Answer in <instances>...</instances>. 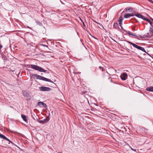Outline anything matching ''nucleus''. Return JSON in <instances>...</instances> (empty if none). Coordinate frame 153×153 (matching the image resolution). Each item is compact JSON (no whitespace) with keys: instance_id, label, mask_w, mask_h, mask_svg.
<instances>
[{"instance_id":"nucleus-16","label":"nucleus","mask_w":153,"mask_h":153,"mask_svg":"<svg viewBox=\"0 0 153 153\" xmlns=\"http://www.w3.org/2000/svg\"><path fill=\"white\" fill-rule=\"evenodd\" d=\"M4 139L5 140H7V141H8L9 142V144H10V143H11L12 144H14V143H13V142H12L11 141H10L9 139H8L5 136V138H4Z\"/></svg>"},{"instance_id":"nucleus-19","label":"nucleus","mask_w":153,"mask_h":153,"mask_svg":"<svg viewBox=\"0 0 153 153\" xmlns=\"http://www.w3.org/2000/svg\"><path fill=\"white\" fill-rule=\"evenodd\" d=\"M119 22V24L120 25V26L121 27V28L124 31H125V32H127V31H126L125 30H124L121 25L122 24V22Z\"/></svg>"},{"instance_id":"nucleus-7","label":"nucleus","mask_w":153,"mask_h":153,"mask_svg":"<svg viewBox=\"0 0 153 153\" xmlns=\"http://www.w3.org/2000/svg\"><path fill=\"white\" fill-rule=\"evenodd\" d=\"M38 105L40 107H44L46 108L47 107L46 104L42 102H39L38 103Z\"/></svg>"},{"instance_id":"nucleus-34","label":"nucleus","mask_w":153,"mask_h":153,"mask_svg":"<svg viewBox=\"0 0 153 153\" xmlns=\"http://www.w3.org/2000/svg\"><path fill=\"white\" fill-rule=\"evenodd\" d=\"M57 153H62V152H58Z\"/></svg>"},{"instance_id":"nucleus-6","label":"nucleus","mask_w":153,"mask_h":153,"mask_svg":"<svg viewBox=\"0 0 153 153\" xmlns=\"http://www.w3.org/2000/svg\"><path fill=\"white\" fill-rule=\"evenodd\" d=\"M23 96L27 98V100H30V97L29 94L27 93L25 91L23 92Z\"/></svg>"},{"instance_id":"nucleus-10","label":"nucleus","mask_w":153,"mask_h":153,"mask_svg":"<svg viewBox=\"0 0 153 153\" xmlns=\"http://www.w3.org/2000/svg\"><path fill=\"white\" fill-rule=\"evenodd\" d=\"M21 117L23 120L26 123H27L28 122L26 118V116L25 115L22 114H21Z\"/></svg>"},{"instance_id":"nucleus-18","label":"nucleus","mask_w":153,"mask_h":153,"mask_svg":"<svg viewBox=\"0 0 153 153\" xmlns=\"http://www.w3.org/2000/svg\"><path fill=\"white\" fill-rule=\"evenodd\" d=\"M142 15H141V14H138L137 13L135 14V16H136L137 17H138L139 18H141V16H142Z\"/></svg>"},{"instance_id":"nucleus-8","label":"nucleus","mask_w":153,"mask_h":153,"mask_svg":"<svg viewBox=\"0 0 153 153\" xmlns=\"http://www.w3.org/2000/svg\"><path fill=\"white\" fill-rule=\"evenodd\" d=\"M134 15L133 13H126L124 15V17L126 18H128L131 16H134Z\"/></svg>"},{"instance_id":"nucleus-17","label":"nucleus","mask_w":153,"mask_h":153,"mask_svg":"<svg viewBox=\"0 0 153 153\" xmlns=\"http://www.w3.org/2000/svg\"><path fill=\"white\" fill-rule=\"evenodd\" d=\"M146 21H147L148 22H149L150 24V25L151 26H152V22L150 21L149 19H147Z\"/></svg>"},{"instance_id":"nucleus-27","label":"nucleus","mask_w":153,"mask_h":153,"mask_svg":"<svg viewBox=\"0 0 153 153\" xmlns=\"http://www.w3.org/2000/svg\"><path fill=\"white\" fill-rule=\"evenodd\" d=\"M43 120V121H45V120H47V122H48L49 121V119H48V120H46V119H44V120Z\"/></svg>"},{"instance_id":"nucleus-28","label":"nucleus","mask_w":153,"mask_h":153,"mask_svg":"<svg viewBox=\"0 0 153 153\" xmlns=\"http://www.w3.org/2000/svg\"><path fill=\"white\" fill-rule=\"evenodd\" d=\"M82 23L83 25V26L84 27H85V24H84V22L83 21H82Z\"/></svg>"},{"instance_id":"nucleus-13","label":"nucleus","mask_w":153,"mask_h":153,"mask_svg":"<svg viewBox=\"0 0 153 153\" xmlns=\"http://www.w3.org/2000/svg\"><path fill=\"white\" fill-rule=\"evenodd\" d=\"M124 41L128 43L129 44H130L131 45L134 47L136 45V44H135L131 42H130L128 40H124Z\"/></svg>"},{"instance_id":"nucleus-32","label":"nucleus","mask_w":153,"mask_h":153,"mask_svg":"<svg viewBox=\"0 0 153 153\" xmlns=\"http://www.w3.org/2000/svg\"><path fill=\"white\" fill-rule=\"evenodd\" d=\"M94 21L95 22H96V23H97V24H99L98 23H97V22H96L95 21H94Z\"/></svg>"},{"instance_id":"nucleus-33","label":"nucleus","mask_w":153,"mask_h":153,"mask_svg":"<svg viewBox=\"0 0 153 153\" xmlns=\"http://www.w3.org/2000/svg\"><path fill=\"white\" fill-rule=\"evenodd\" d=\"M80 20L81 21V22H82V21H83L81 19H80Z\"/></svg>"},{"instance_id":"nucleus-1","label":"nucleus","mask_w":153,"mask_h":153,"mask_svg":"<svg viewBox=\"0 0 153 153\" xmlns=\"http://www.w3.org/2000/svg\"><path fill=\"white\" fill-rule=\"evenodd\" d=\"M28 68H31L32 69L37 71H39L41 72H45L47 70H44L42 68L39 67L38 66L34 65H28Z\"/></svg>"},{"instance_id":"nucleus-23","label":"nucleus","mask_w":153,"mask_h":153,"mask_svg":"<svg viewBox=\"0 0 153 153\" xmlns=\"http://www.w3.org/2000/svg\"><path fill=\"white\" fill-rule=\"evenodd\" d=\"M141 18L142 19H143V20H146V19H147L144 16H143V15H142V16H141Z\"/></svg>"},{"instance_id":"nucleus-15","label":"nucleus","mask_w":153,"mask_h":153,"mask_svg":"<svg viewBox=\"0 0 153 153\" xmlns=\"http://www.w3.org/2000/svg\"><path fill=\"white\" fill-rule=\"evenodd\" d=\"M126 33H127L128 34V35H132L134 36L135 37H137V36L135 34H134L133 33H131L130 31H128V32L127 31V32H126Z\"/></svg>"},{"instance_id":"nucleus-31","label":"nucleus","mask_w":153,"mask_h":153,"mask_svg":"<svg viewBox=\"0 0 153 153\" xmlns=\"http://www.w3.org/2000/svg\"><path fill=\"white\" fill-rule=\"evenodd\" d=\"M10 131L11 132H14L13 131L11 130Z\"/></svg>"},{"instance_id":"nucleus-5","label":"nucleus","mask_w":153,"mask_h":153,"mask_svg":"<svg viewBox=\"0 0 153 153\" xmlns=\"http://www.w3.org/2000/svg\"><path fill=\"white\" fill-rule=\"evenodd\" d=\"M121 79L123 80H126L127 78V75L126 73H123L120 76Z\"/></svg>"},{"instance_id":"nucleus-3","label":"nucleus","mask_w":153,"mask_h":153,"mask_svg":"<svg viewBox=\"0 0 153 153\" xmlns=\"http://www.w3.org/2000/svg\"><path fill=\"white\" fill-rule=\"evenodd\" d=\"M150 19L152 21V27H150V33H147V35L146 36L148 38H150L153 36V19L150 17Z\"/></svg>"},{"instance_id":"nucleus-21","label":"nucleus","mask_w":153,"mask_h":153,"mask_svg":"<svg viewBox=\"0 0 153 153\" xmlns=\"http://www.w3.org/2000/svg\"><path fill=\"white\" fill-rule=\"evenodd\" d=\"M0 138L4 139L5 138V136L2 134H0Z\"/></svg>"},{"instance_id":"nucleus-14","label":"nucleus","mask_w":153,"mask_h":153,"mask_svg":"<svg viewBox=\"0 0 153 153\" xmlns=\"http://www.w3.org/2000/svg\"><path fill=\"white\" fill-rule=\"evenodd\" d=\"M114 28H115L116 29H120V28L119 27L117 22L114 23Z\"/></svg>"},{"instance_id":"nucleus-12","label":"nucleus","mask_w":153,"mask_h":153,"mask_svg":"<svg viewBox=\"0 0 153 153\" xmlns=\"http://www.w3.org/2000/svg\"><path fill=\"white\" fill-rule=\"evenodd\" d=\"M146 90L149 91H153V87L150 86L146 88Z\"/></svg>"},{"instance_id":"nucleus-26","label":"nucleus","mask_w":153,"mask_h":153,"mask_svg":"<svg viewBox=\"0 0 153 153\" xmlns=\"http://www.w3.org/2000/svg\"><path fill=\"white\" fill-rule=\"evenodd\" d=\"M41 45H42V46H44V47H47V48L48 47V45H45L43 44H42Z\"/></svg>"},{"instance_id":"nucleus-29","label":"nucleus","mask_w":153,"mask_h":153,"mask_svg":"<svg viewBox=\"0 0 153 153\" xmlns=\"http://www.w3.org/2000/svg\"><path fill=\"white\" fill-rule=\"evenodd\" d=\"M131 149L132 150H133L134 151H136V150H135V149H133L132 148H131Z\"/></svg>"},{"instance_id":"nucleus-25","label":"nucleus","mask_w":153,"mask_h":153,"mask_svg":"<svg viewBox=\"0 0 153 153\" xmlns=\"http://www.w3.org/2000/svg\"><path fill=\"white\" fill-rule=\"evenodd\" d=\"M38 120V122H39V123H43V120Z\"/></svg>"},{"instance_id":"nucleus-30","label":"nucleus","mask_w":153,"mask_h":153,"mask_svg":"<svg viewBox=\"0 0 153 153\" xmlns=\"http://www.w3.org/2000/svg\"><path fill=\"white\" fill-rule=\"evenodd\" d=\"M137 46H138V45H136L134 47L135 48H137Z\"/></svg>"},{"instance_id":"nucleus-2","label":"nucleus","mask_w":153,"mask_h":153,"mask_svg":"<svg viewBox=\"0 0 153 153\" xmlns=\"http://www.w3.org/2000/svg\"><path fill=\"white\" fill-rule=\"evenodd\" d=\"M33 76L36 78V79H39L41 80H42L43 81H45L48 82H51L52 83H53V81H51L50 79L46 78L45 77L42 76L38 75L36 74H34L33 75Z\"/></svg>"},{"instance_id":"nucleus-24","label":"nucleus","mask_w":153,"mask_h":153,"mask_svg":"<svg viewBox=\"0 0 153 153\" xmlns=\"http://www.w3.org/2000/svg\"><path fill=\"white\" fill-rule=\"evenodd\" d=\"M99 68L100 69V70L101 69L102 70V71H105V69H104V68H103L101 66L99 67Z\"/></svg>"},{"instance_id":"nucleus-4","label":"nucleus","mask_w":153,"mask_h":153,"mask_svg":"<svg viewBox=\"0 0 153 153\" xmlns=\"http://www.w3.org/2000/svg\"><path fill=\"white\" fill-rule=\"evenodd\" d=\"M39 90L42 91H50L51 89L49 87L42 86L39 87Z\"/></svg>"},{"instance_id":"nucleus-22","label":"nucleus","mask_w":153,"mask_h":153,"mask_svg":"<svg viewBox=\"0 0 153 153\" xmlns=\"http://www.w3.org/2000/svg\"><path fill=\"white\" fill-rule=\"evenodd\" d=\"M32 116L33 117V118L34 120H38L37 118H36V117L35 115H34V116H33V115H32Z\"/></svg>"},{"instance_id":"nucleus-11","label":"nucleus","mask_w":153,"mask_h":153,"mask_svg":"<svg viewBox=\"0 0 153 153\" xmlns=\"http://www.w3.org/2000/svg\"><path fill=\"white\" fill-rule=\"evenodd\" d=\"M137 49L139 50H140L143 51L144 52H145V53H147L146 51H145L144 48L143 47L138 46L137 48Z\"/></svg>"},{"instance_id":"nucleus-20","label":"nucleus","mask_w":153,"mask_h":153,"mask_svg":"<svg viewBox=\"0 0 153 153\" xmlns=\"http://www.w3.org/2000/svg\"><path fill=\"white\" fill-rule=\"evenodd\" d=\"M123 19V18L122 16H120L119 19V22H122Z\"/></svg>"},{"instance_id":"nucleus-9","label":"nucleus","mask_w":153,"mask_h":153,"mask_svg":"<svg viewBox=\"0 0 153 153\" xmlns=\"http://www.w3.org/2000/svg\"><path fill=\"white\" fill-rule=\"evenodd\" d=\"M133 8L131 7H129L126 8L125 9V12H131L133 10Z\"/></svg>"}]
</instances>
